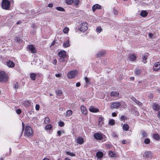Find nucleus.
Wrapping results in <instances>:
<instances>
[{"label":"nucleus","mask_w":160,"mask_h":160,"mask_svg":"<svg viewBox=\"0 0 160 160\" xmlns=\"http://www.w3.org/2000/svg\"><path fill=\"white\" fill-rule=\"evenodd\" d=\"M106 53V52L105 51H100L98 52L96 56L97 57H100L103 56Z\"/></svg>","instance_id":"17"},{"label":"nucleus","mask_w":160,"mask_h":160,"mask_svg":"<svg viewBox=\"0 0 160 160\" xmlns=\"http://www.w3.org/2000/svg\"><path fill=\"white\" fill-rule=\"evenodd\" d=\"M69 30V28L67 27H65L63 29V32L65 33H67L68 32Z\"/></svg>","instance_id":"37"},{"label":"nucleus","mask_w":160,"mask_h":160,"mask_svg":"<svg viewBox=\"0 0 160 160\" xmlns=\"http://www.w3.org/2000/svg\"><path fill=\"white\" fill-rule=\"evenodd\" d=\"M62 92L60 90H58L57 91L56 94L58 96H60L62 94Z\"/></svg>","instance_id":"47"},{"label":"nucleus","mask_w":160,"mask_h":160,"mask_svg":"<svg viewBox=\"0 0 160 160\" xmlns=\"http://www.w3.org/2000/svg\"><path fill=\"white\" fill-rule=\"evenodd\" d=\"M8 79L6 73L0 71V82L6 81Z\"/></svg>","instance_id":"4"},{"label":"nucleus","mask_w":160,"mask_h":160,"mask_svg":"<svg viewBox=\"0 0 160 160\" xmlns=\"http://www.w3.org/2000/svg\"><path fill=\"white\" fill-rule=\"evenodd\" d=\"M66 2L68 5L72 4L73 2V0H66Z\"/></svg>","instance_id":"39"},{"label":"nucleus","mask_w":160,"mask_h":160,"mask_svg":"<svg viewBox=\"0 0 160 160\" xmlns=\"http://www.w3.org/2000/svg\"><path fill=\"white\" fill-rule=\"evenodd\" d=\"M117 115V114L115 112H113L112 113V116L113 117H116Z\"/></svg>","instance_id":"60"},{"label":"nucleus","mask_w":160,"mask_h":160,"mask_svg":"<svg viewBox=\"0 0 160 160\" xmlns=\"http://www.w3.org/2000/svg\"><path fill=\"white\" fill-rule=\"evenodd\" d=\"M94 137L95 139L99 140H102L103 138L102 134L98 132L94 134Z\"/></svg>","instance_id":"9"},{"label":"nucleus","mask_w":160,"mask_h":160,"mask_svg":"<svg viewBox=\"0 0 160 160\" xmlns=\"http://www.w3.org/2000/svg\"><path fill=\"white\" fill-rule=\"evenodd\" d=\"M122 128L124 130L127 131L129 128V126L128 124H124L122 126Z\"/></svg>","instance_id":"28"},{"label":"nucleus","mask_w":160,"mask_h":160,"mask_svg":"<svg viewBox=\"0 0 160 160\" xmlns=\"http://www.w3.org/2000/svg\"><path fill=\"white\" fill-rule=\"evenodd\" d=\"M65 58H59V61L60 62H63L65 61Z\"/></svg>","instance_id":"46"},{"label":"nucleus","mask_w":160,"mask_h":160,"mask_svg":"<svg viewBox=\"0 0 160 160\" xmlns=\"http://www.w3.org/2000/svg\"><path fill=\"white\" fill-rule=\"evenodd\" d=\"M40 108V106L38 104H36L35 106L36 110L37 111L39 110Z\"/></svg>","instance_id":"49"},{"label":"nucleus","mask_w":160,"mask_h":160,"mask_svg":"<svg viewBox=\"0 0 160 160\" xmlns=\"http://www.w3.org/2000/svg\"><path fill=\"white\" fill-rule=\"evenodd\" d=\"M64 132L62 130L61 131H57V133L59 136H60L61 135V134L64 133Z\"/></svg>","instance_id":"44"},{"label":"nucleus","mask_w":160,"mask_h":160,"mask_svg":"<svg viewBox=\"0 0 160 160\" xmlns=\"http://www.w3.org/2000/svg\"><path fill=\"white\" fill-rule=\"evenodd\" d=\"M44 122L46 124H48L50 122V120L48 117H47L45 118L44 120Z\"/></svg>","instance_id":"34"},{"label":"nucleus","mask_w":160,"mask_h":160,"mask_svg":"<svg viewBox=\"0 0 160 160\" xmlns=\"http://www.w3.org/2000/svg\"><path fill=\"white\" fill-rule=\"evenodd\" d=\"M153 34L152 33H149V36L150 38H152L153 36Z\"/></svg>","instance_id":"61"},{"label":"nucleus","mask_w":160,"mask_h":160,"mask_svg":"<svg viewBox=\"0 0 160 160\" xmlns=\"http://www.w3.org/2000/svg\"><path fill=\"white\" fill-rule=\"evenodd\" d=\"M88 24L87 22H83L81 24L80 30L81 31L84 32L88 29Z\"/></svg>","instance_id":"3"},{"label":"nucleus","mask_w":160,"mask_h":160,"mask_svg":"<svg viewBox=\"0 0 160 160\" xmlns=\"http://www.w3.org/2000/svg\"><path fill=\"white\" fill-rule=\"evenodd\" d=\"M70 46L69 40H68L67 42H65L63 44V46L64 48H68Z\"/></svg>","instance_id":"21"},{"label":"nucleus","mask_w":160,"mask_h":160,"mask_svg":"<svg viewBox=\"0 0 160 160\" xmlns=\"http://www.w3.org/2000/svg\"><path fill=\"white\" fill-rule=\"evenodd\" d=\"M113 11L115 15H117L118 13V11L114 8L113 9Z\"/></svg>","instance_id":"48"},{"label":"nucleus","mask_w":160,"mask_h":160,"mask_svg":"<svg viewBox=\"0 0 160 160\" xmlns=\"http://www.w3.org/2000/svg\"><path fill=\"white\" fill-rule=\"evenodd\" d=\"M147 57L146 55H144L142 56V62L144 63H146L147 62L146 60L147 59Z\"/></svg>","instance_id":"33"},{"label":"nucleus","mask_w":160,"mask_h":160,"mask_svg":"<svg viewBox=\"0 0 160 160\" xmlns=\"http://www.w3.org/2000/svg\"><path fill=\"white\" fill-rule=\"evenodd\" d=\"M96 30L97 32L99 33L102 31V29L101 27L99 26L97 28Z\"/></svg>","instance_id":"38"},{"label":"nucleus","mask_w":160,"mask_h":160,"mask_svg":"<svg viewBox=\"0 0 160 160\" xmlns=\"http://www.w3.org/2000/svg\"><path fill=\"white\" fill-rule=\"evenodd\" d=\"M125 119H126V117L123 116H122L120 118V120L121 121L124 120Z\"/></svg>","instance_id":"52"},{"label":"nucleus","mask_w":160,"mask_h":160,"mask_svg":"<svg viewBox=\"0 0 160 160\" xmlns=\"http://www.w3.org/2000/svg\"><path fill=\"white\" fill-rule=\"evenodd\" d=\"M153 138L157 141H159L160 140V137L157 133H155L153 135Z\"/></svg>","instance_id":"24"},{"label":"nucleus","mask_w":160,"mask_h":160,"mask_svg":"<svg viewBox=\"0 0 160 160\" xmlns=\"http://www.w3.org/2000/svg\"><path fill=\"white\" fill-rule=\"evenodd\" d=\"M66 153L68 154V155H69L71 156H75V155L74 153L71 152H66Z\"/></svg>","instance_id":"41"},{"label":"nucleus","mask_w":160,"mask_h":160,"mask_svg":"<svg viewBox=\"0 0 160 160\" xmlns=\"http://www.w3.org/2000/svg\"><path fill=\"white\" fill-rule=\"evenodd\" d=\"M61 74H60V73L56 74L55 75V76L57 77H60L61 76Z\"/></svg>","instance_id":"63"},{"label":"nucleus","mask_w":160,"mask_h":160,"mask_svg":"<svg viewBox=\"0 0 160 160\" xmlns=\"http://www.w3.org/2000/svg\"><path fill=\"white\" fill-rule=\"evenodd\" d=\"M28 49L32 53H35L37 52V50L34 46L32 45H29L28 46Z\"/></svg>","instance_id":"7"},{"label":"nucleus","mask_w":160,"mask_h":160,"mask_svg":"<svg viewBox=\"0 0 160 160\" xmlns=\"http://www.w3.org/2000/svg\"><path fill=\"white\" fill-rule=\"evenodd\" d=\"M53 64L56 65L57 63V60L56 59H54L52 61Z\"/></svg>","instance_id":"54"},{"label":"nucleus","mask_w":160,"mask_h":160,"mask_svg":"<svg viewBox=\"0 0 160 160\" xmlns=\"http://www.w3.org/2000/svg\"><path fill=\"white\" fill-rule=\"evenodd\" d=\"M112 136L114 137H117L118 136L115 133H113L112 134Z\"/></svg>","instance_id":"62"},{"label":"nucleus","mask_w":160,"mask_h":160,"mask_svg":"<svg viewBox=\"0 0 160 160\" xmlns=\"http://www.w3.org/2000/svg\"><path fill=\"white\" fill-rule=\"evenodd\" d=\"M127 142V141L125 140H123L122 141V143L123 144H126Z\"/></svg>","instance_id":"55"},{"label":"nucleus","mask_w":160,"mask_h":160,"mask_svg":"<svg viewBox=\"0 0 160 160\" xmlns=\"http://www.w3.org/2000/svg\"><path fill=\"white\" fill-rule=\"evenodd\" d=\"M148 97L150 99H152L153 98V94L152 93H150Z\"/></svg>","instance_id":"51"},{"label":"nucleus","mask_w":160,"mask_h":160,"mask_svg":"<svg viewBox=\"0 0 160 160\" xmlns=\"http://www.w3.org/2000/svg\"><path fill=\"white\" fill-rule=\"evenodd\" d=\"M152 108L153 109L156 111H158L160 109V106L159 105L156 103L153 104L152 105Z\"/></svg>","instance_id":"16"},{"label":"nucleus","mask_w":160,"mask_h":160,"mask_svg":"<svg viewBox=\"0 0 160 160\" xmlns=\"http://www.w3.org/2000/svg\"><path fill=\"white\" fill-rule=\"evenodd\" d=\"M7 65L8 67L10 68L13 67L15 66L14 62L10 61L7 62Z\"/></svg>","instance_id":"22"},{"label":"nucleus","mask_w":160,"mask_h":160,"mask_svg":"<svg viewBox=\"0 0 160 160\" xmlns=\"http://www.w3.org/2000/svg\"><path fill=\"white\" fill-rule=\"evenodd\" d=\"M109 155L112 157H114L115 156V154L112 151H110L109 152Z\"/></svg>","instance_id":"43"},{"label":"nucleus","mask_w":160,"mask_h":160,"mask_svg":"<svg viewBox=\"0 0 160 160\" xmlns=\"http://www.w3.org/2000/svg\"><path fill=\"white\" fill-rule=\"evenodd\" d=\"M77 74L76 70L72 71L69 72L67 74V77L69 79H72L74 78Z\"/></svg>","instance_id":"5"},{"label":"nucleus","mask_w":160,"mask_h":160,"mask_svg":"<svg viewBox=\"0 0 160 160\" xmlns=\"http://www.w3.org/2000/svg\"><path fill=\"white\" fill-rule=\"evenodd\" d=\"M81 85V83L80 82H78L76 83V86L77 87H79Z\"/></svg>","instance_id":"57"},{"label":"nucleus","mask_w":160,"mask_h":160,"mask_svg":"<svg viewBox=\"0 0 160 160\" xmlns=\"http://www.w3.org/2000/svg\"><path fill=\"white\" fill-rule=\"evenodd\" d=\"M137 58L136 54L131 53L128 55V58L131 61H135Z\"/></svg>","instance_id":"8"},{"label":"nucleus","mask_w":160,"mask_h":160,"mask_svg":"<svg viewBox=\"0 0 160 160\" xmlns=\"http://www.w3.org/2000/svg\"><path fill=\"white\" fill-rule=\"evenodd\" d=\"M158 117L159 119L160 120V111H159L158 112Z\"/></svg>","instance_id":"64"},{"label":"nucleus","mask_w":160,"mask_h":160,"mask_svg":"<svg viewBox=\"0 0 160 160\" xmlns=\"http://www.w3.org/2000/svg\"><path fill=\"white\" fill-rule=\"evenodd\" d=\"M16 113L18 114H20L21 112V111L20 109H18L16 111Z\"/></svg>","instance_id":"50"},{"label":"nucleus","mask_w":160,"mask_h":160,"mask_svg":"<svg viewBox=\"0 0 160 160\" xmlns=\"http://www.w3.org/2000/svg\"><path fill=\"white\" fill-rule=\"evenodd\" d=\"M90 111L93 112H99L98 109L94 108L93 106H91L89 108Z\"/></svg>","instance_id":"18"},{"label":"nucleus","mask_w":160,"mask_h":160,"mask_svg":"<svg viewBox=\"0 0 160 160\" xmlns=\"http://www.w3.org/2000/svg\"><path fill=\"white\" fill-rule=\"evenodd\" d=\"M119 93L118 92L112 91L110 93L111 96L116 98H119Z\"/></svg>","instance_id":"11"},{"label":"nucleus","mask_w":160,"mask_h":160,"mask_svg":"<svg viewBox=\"0 0 160 160\" xmlns=\"http://www.w3.org/2000/svg\"><path fill=\"white\" fill-rule=\"evenodd\" d=\"M36 76V74L34 73H31L30 74V78L33 80H35Z\"/></svg>","instance_id":"25"},{"label":"nucleus","mask_w":160,"mask_h":160,"mask_svg":"<svg viewBox=\"0 0 160 160\" xmlns=\"http://www.w3.org/2000/svg\"><path fill=\"white\" fill-rule=\"evenodd\" d=\"M108 124L111 126H113L115 124V121L114 119H110L108 121Z\"/></svg>","instance_id":"29"},{"label":"nucleus","mask_w":160,"mask_h":160,"mask_svg":"<svg viewBox=\"0 0 160 160\" xmlns=\"http://www.w3.org/2000/svg\"><path fill=\"white\" fill-rule=\"evenodd\" d=\"M141 71L138 68H136L134 70V73L136 75L138 76L140 73Z\"/></svg>","instance_id":"30"},{"label":"nucleus","mask_w":160,"mask_h":160,"mask_svg":"<svg viewBox=\"0 0 160 160\" xmlns=\"http://www.w3.org/2000/svg\"><path fill=\"white\" fill-rule=\"evenodd\" d=\"M58 55L59 58H65L66 57V52L64 51H60L58 53Z\"/></svg>","instance_id":"12"},{"label":"nucleus","mask_w":160,"mask_h":160,"mask_svg":"<svg viewBox=\"0 0 160 160\" xmlns=\"http://www.w3.org/2000/svg\"><path fill=\"white\" fill-rule=\"evenodd\" d=\"M142 136L143 137H146L147 136L146 133L144 131H143L142 132Z\"/></svg>","instance_id":"53"},{"label":"nucleus","mask_w":160,"mask_h":160,"mask_svg":"<svg viewBox=\"0 0 160 160\" xmlns=\"http://www.w3.org/2000/svg\"><path fill=\"white\" fill-rule=\"evenodd\" d=\"M10 2L8 0H2V7L3 9L7 10L10 8Z\"/></svg>","instance_id":"2"},{"label":"nucleus","mask_w":160,"mask_h":160,"mask_svg":"<svg viewBox=\"0 0 160 160\" xmlns=\"http://www.w3.org/2000/svg\"><path fill=\"white\" fill-rule=\"evenodd\" d=\"M101 8V6L98 4H96L93 5L92 7V9L93 11L94 12L96 9H100Z\"/></svg>","instance_id":"19"},{"label":"nucleus","mask_w":160,"mask_h":160,"mask_svg":"<svg viewBox=\"0 0 160 160\" xmlns=\"http://www.w3.org/2000/svg\"><path fill=\"white\" fill-rule=\"evenodd\" d=\"M16 40H17V42H21V39H20V38L19 37L17 38Z\"/></svg>","instance_id":"56"},{"label":"nucleus","mask_w":160,"mask_h":160,"mask_svg":"<svg viewBox=\"0 0 160 160\" xmlns=\"http://www.w3.org/2000/svg\"><path fill=\"white\" fill-rule=\"evenodd\" d=\"M150 140L148 138L146 139L144 141V142L146 144H148L150 143Z\"/></svg>","instance_id":"40"},{"label":"nucleus","mask_w":160,"mask_h":160,"mask_svg":"<svg viewBox=\"0 0 160 160\" xmlns=\"http://www.w3.org/2000/svg\"><path fill=\"white\" fill-rule=\"evenodd\" d=\"M153 70L154 71H157L160 69V62H157L154 63L153 67Z\"/></svg>","instance_id":"10"},{"label":"nucleus","mask_w":160,"mask_h":160,"mask_svg":"<svg viewBox=\"0 0 160 160\" xmlns=\"http://www.w3.org/2000/svg\"><path fill=\"white\" fill-rule=\"evenodd\" d=\"M148 12L145 10H142L140 12V15L142 17H145L148 15Z\"/></svg>","instance_id":"23"},{"label":"nucleus","mask_w":160,"mask_h":160,"mask_svg":"<svg viewBox=\"0 0 160 160\" xmlns=\"http://www.w3.org/2000/svg\"><path fill=\"white\" fill-rule=\"evenodd\" d=\"M96 156L98 158H101L103 156V153L101 152H98L96 153Z\"/></svg>","instance_id":"26"},{"label":"nucleus","mask_w":160,"mask_h":160,"mask_svg":"<svg viewBox=\"0 0 160 160\" xmlns=\"http://www.w3.org/2000/svg\"><path fill=\"white\" fill-rule=\"evenodd\" d=\"M19 87L20 86L18 82H16V83H13V88L16 90V91H17V89H18Z\"/></svg>","instance_id":"27"},{"label":"nucleus","mask_w":160,"mask_h":160,"mask_svg":"<svg viewBox=\"0 0 160 160\" xmlns=\"http://www.w3.org/2000/svg\"><path fill=\"white\" fill-rule=\"evenodd\" d=\"M33 135V132L31 127L29 126H26L24 135L28 137H32Z\"/></svg>","instance_id":"1"},{"label":"nucleus","mask_w":160,"mask_h":160,"mask_svg":"<svg viewBox=\"0 0 160 160\" xmlns=\"http://www.w3.org/2000/svg\"><path fill=\"white\" fill-rule=\"evenodd\" d=\"M72 112L71 110H68L66 112V116L69 117L72 114Z\"/></svg>","instance_id":"31"},{"label":"nucleus","mask_w":160,"mask_h":160,"mask_svg":"<svg viewBox=\"0 0 160 160\" xmlns=\"http://www.w3.org/2000/svg\"><path fill=\"white\" fill-rule=\"evenodd\" d=\"M58 125L60 127H62L64 125V123L63 122L60 121L59 122Z\"/></svg>","instance_id":"42"},{"label":"nucleus","mask_w":160,"mask_h":160,"mask_svg":"<svg viewBox=\"0 0 160 160\" xmlns=\"http://www.w3.org/2000/svg\"><path fill=\"white\" fill-rule=\"evenodd\" d=\"M103 118L102 117H100L99 119V123L98 125H102L103 123Z\"/></svg>","instance_id":"32"},{"label":"nucleus","mask_w":160,"mask_h":160,"mask_svg":"<svg viewBox=\"0 0 160 160\" xmlns=\"http://www.w3.org/2000/svg\"><path fill=\"white\" fill-rule=\"evenodd\" d=\"M48 6L50 8H52L53 6L52 3H49L48 4Z\"/></svg>","instance_id":"59"},{"label":"nucleus","mask_w":160,"mask_h":160,"mask_svg":"<svg viewBox=\"0 0 160 160\" xmlns=\"http://www.w3.org/2000/svg\"><path fill=\"white\" fill-rule=\"evenodd\" d=\"M131 99L139 106H142V103L138 100H137L135 97H132L131 98Z\"/></svg>","instance_id":"14"},{"label":"nucleus","mask_w":160,"mask_h":160,"mask_svg":"<svg viewBox=\"0 0 160 160\" xmlns=\"http://www.w3.org/2000/svg\"><path fill=\"white\" fill-rule=\"evenodd\" d=\"M152 152L151 151H147L145 152L143 155V157L146 158H149L152 157Z\"/></svg>","instance_id":"13"},{"label":"nucleus","mask_w":160,"mask_h":160,"mask_svg":"<svg viewBox=\"0 0 160 160\" xmlns=\"http://www.w3.org/2000/svg\"><path fill=\"white\" fill-rule=\"evenodd\" d=\"M56 9L57 10L60 11H65V9L63 8L60 7H57L56 8Z\"/></svg>","instance_id":"35"},{"label":"nucleus","mask_w":160,"mask_h":160,"mask_svg":"<svg viewBox=\"0 0 160 160\" xmlns=\"http://www.w3.org/2000/svg\"><path fill=\"white\" fill-rule=\"evenodd\" d=\"M76 141L77 143L79 144H82L84 142L83 139L81 137H78Z\"/></svg>","instance_id":"15"},{"label":"nucleus","mask_w":160,"mask_h":160,"mask_svg":"<svg viewBox=\"0 0 160 160\" xmlns=\"http://www.w3.org/2000/svg\"><path fill=\"white\" fill-rule=\"evenodd\" d=\"M52 128V126L50 124L47 125L45 127V129L47 130H50Z\"/></svg>","instance_id":"36"},{"label":"nucleus","mask_w":160,"mask_h":160,"mask_svg":"<svg viewBox=\"0 0 160 160\" xmlns=\"http://www.w3.org/2000/svg\"><path fill=\"white\" fill-rule=\"evenodd\" d=\"M121 104L118 102H112L111 103L110 108L112 109L114 108H118L121 106Z\"/></svg>","instance_id":"6"},{"label":"nucleus","mask_w":160,"mask_h":160,"mask_svg":"<svg viewBox=\"0 0 160 160\" xmlns=\"http://www.w3.org/2000/svg\"><path fill=\"white\" fill-rule=\"evenodd\" d=\"M84 80L85 81V82L87 84L90 83V80L88 78L85 77L84 78Z\"/></svg>","instance_id":"45"},{"label":"nucleus","mask_w":160,"mask_h":160,"mask_svg":"<svg viewBox=\"0 0 160 160\" xmlns=\"http://www.w3.org/2000/svg\"><path fill=\"white\" fill-rule=\"evenodd\" d=\"M81 109L82 113L83 114H86L87 113V110L85 107L83 106H81Z\"/></svg>","instance_id":"20"},{"label":"nucleus","mask_w":160,"mask_h":160,"mask_svg":"<svg viewBox=\"0 0 160 160\" xmlns=\"http://www.w3.org/2000/svg\"><path fill=\"white\" fill-rule=\"evenodd\" d=\"M55 41L54 40L53 42H52V43H51L50 46V47H52V46H53V45H55Z\"/></svg>","instance_id":"58"}]
</instances>
